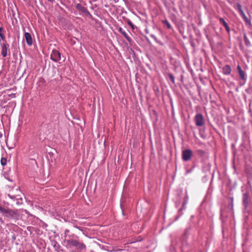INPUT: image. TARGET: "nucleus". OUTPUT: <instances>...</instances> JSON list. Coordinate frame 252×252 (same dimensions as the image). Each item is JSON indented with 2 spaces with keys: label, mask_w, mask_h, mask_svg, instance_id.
I'll return each mask as SVG.
<instances>
[{
  "label": "nucleus",
  "mask_w": 252,
  "mask_h": 252,
  "mask_svg": "<svg viewBox=\"0 0 252 252\" xmlns=\"http://www.w3.org/2000/svg\"><path fill=\"white\" fill-rule=\"evenodd\" d=\"M192 152L190 149H186L182 151V159L185 161L189 160L192 156Z\"/></svg>",
  "instance_id": "7ed1b4c3"
},
{
  "label": "nucleus",
  "mask_w": 252,
  "mask_h": 252,
  "mask_svg": "<svg viewBox=\"0 0 252 252\" xmlns=\"http://www.w3.org/2000/svg\"><path fill=\"white\" fill-rule=\"evenodd\" d=\"M185 200L187 201H188V196H187L186 198H185Z\"/></svg>",
  "instance_id": "c756f323"
},
{
  "label": "nucleus",
  "mask_w": 252,
  "mask_h": 252,
  "mask_svg": "<svg viewBox=\"0 0 252 252\" xmlns=\"http://www.w3.org/2000/svg\"><path fill=\"white\" fill-rule=\"evenodd\" d=\"M1 48V54L3 57H6L7 56L8 51L9 52V45L7 42L0 43Z\"/></svg>",
  "instance_id": "39448f33"
},
{
  "label": "nucleus",
  "mask_w": 252,
  "mask_h": 252,
  "mask_svg": "<svg viewBox=\"0 0 252 252\" xmlns=\"http://www.w3.org/2000/svg\"><path fill=\"white\" fill-rule=\"evenodd\" d=\"M237 69L239 74V76L241 80L243 81L244 83H246L247 80V75L245 72L243 71L240 65L237 66Z\"/></svg>",
  "instance_id": "423d86ee"
},
{
  "label": "nucleus",
  "mask_w": 252,
  "mask_h": 252,
  "mask_svg": "<svg viewBox=\"0 0 252 252\" xmlns=\"http://www.w3.org/2000/svg\"><path fill=\"white\" fill-rule=\"evenodd\" d=\"M0 221H1V219H0Z\"/></svg>",
  "instance_id": "7c9ffc66"
},
{
  "label": "nucleus",
  "mask_w": 252,
  "mask_h": 252,
  "mask_svg": "<svg viewBox=\"0 0 252 252\" xmlns=\"http://www.w3.org/2000/svg\"><path fill=\"white\" fill-rule=\"evenodd\" d=\"M76 8L83 12H85L87 11V8L82 6V5L80 4H77L76 5Z\"/></svg>",
  "instance_id": "dca6fc26"
},
{
  "label": "nucleus",
  "mask_w": 252,
  "mask_h": 252,
  "mask_svg": "<svg viewBox=\"0 0 252 252\" xmlns=\"http://www.w3.org/2000/svg\"><path fill=\"white\" fill-rule=\"evenodd\" d=\"M188 203V201L184 200V201L183 202V208H184L185 207V206L187 205Z\"/></svg>",
  "instance_id": "393cba45"
},
{
  "label": "nucleus",
  "mask_w": 252,
  "mask_h": 252,
  "mask_svg": "<svg viewBox=\"0 0 252 252\" xmlns=\"http://www.w3.org/2000/svg\"><path fill=\"white\" fill-rule=\"evenodd\" d=\"M2 40L3 42H6L4 33L0 34V41Z\"/></svg>",
  "instance_id": "aec40b11"
},
{
  "label": "nucleus",
  "mask_w": 252,
  "mask_h": 252,
  "mask_svg": "<svg viewBox=\"0 0 252 252\" xmlns=\"http://www.w3.org/2000/svg\"><path fill=\"white\" fill-rule=\"evenodd\" d=\"M24 37L27 44L29 46H32V39L31 35L29 32H25Z\"/></svg>",
  "instance_id": "1a4fd4ad"
},
{
  "label": "nucleus",
  "mask_w": 252,
  "mask_h": 252,
  "mask_svg": "<svg viewBox=\"0 0 252 252\" xmlns=\"http://www.w3.org/2000/svg\"><path fill=\"white\" fill-rule=\"evenodd\" d=\"M194 120L196 126H202L205 124L204 117L200 113H198L195 116Z\"/></svg>",
  "instance_id": "f03ea898"
},
{
  "label": "nucleus",
  "mask_w": 252,
  "mask_h": 252,
  "mask_svg": "<svg viewBox=\"0 0 252 252\" xmlns=\"http://www.w3.org/2000/svg\"><path fill=\"white\" fill-rule=\"evenodd\" d=\"M75 247H76L78 249H79L80 250L86 249V246L84 244L79 242L78 241L77 243V244H76V246H75Z\"/></svg>",
  "instance_id": "ddd939ff"
},
{
  "label": "nucleus",
  "mask_w": 252,
  "mask_h": 252,
  "mask_svg": "<svg viewBox=\"0 0 252 252\" xmlns=\"http://www.w3.org/2000/svg\"><path fill=\"white\" fill-rule=\"evenodd\" d=\"M244 39L245 41V44L247 46L250 47L251 46V43L246 34H244Z\"/></svg>",
  "instance_id": "2eb2a0df"
},
{
  "label": "nucleus",
  "mask_w": 252,
  "mask_h": 252,
  "mask_svg": "<svg viewBox=\"0 0 252 252\" xmlns=\"http://www.w3.org/2000/svg\"><path fill=\"white\" fill-rule=\"evenodd\" d=\"M75 247H76L78 249H79L80 250L86 249V246L84 244L79 242L78 241L77 243V244H76V246H75Z\"/></svg>",
  "instance_id": "4468645a"
},
{
  "label": "nucleus",
  "mask_w": 252,
  "mask_h": 252,
  "mask_svg": "<svg viewBox=\"0 0 252 252\" xmlns=\"http://www.w3.org/2000/svg\"><path fill=\"white\" fill-rule=\"evenodd\" d=\"M243 15V17L244 19H245L246 23H250V21L248 19V18L246 17V16L245 15L244 13H243L241 14Z\"/></svg>",
  "instance_id": "412c9836"
},
{
  "label": "nucleus",
  "mask_w": 252,
  "mask_h": 252,
  "mask_svg": "<svg viewBox=\"0 0 252 252\" xmlns=\"http://www.w3.org/2000/svg\"><path fill=\"white\" fill-rule=\"evenodd\" d=\"M251 34H252V32H251Z\"/></svg>",
  "instance_id": "2f4dec72"
},
{
  "label": "nucleus",
  "mask_w": 252,
  "mask_h": 252,
  "mask_svg": "<svg viewBox=\"0 0 252 252\" xmlns=\"http://www.w3.org/2000/svg\"><path fill=\"white\" fill-rule=\"evenodd\" d=\"M237 7H238V9L239 10V11L240 12V13L241 14H242L243 12L242 9V8H241V6L240 4H237Z\"/></svg>",
  "instance_id": "b1692460"
},
{
  "label": "nucleus",
  "mask_w": 252,
  "mask_h": 252,
  "mask_svg": "<svg viewBox=\"0 0 252 252\" xmlns=\"http://www.w3.org/2000/svg\"><path fill=\"white\" fill-rule=\"evenodd\" d=\"M3 216L8 219H17L18 217V214L16 210L7 208L3 214Z\"/></svg>",
  "instance_id": "f257e3e1"
},
{
  "label": "nucleus",
  "mask_w": 252,
  "mask_h": 252,
  "mask_svg": "<svg viewBox=\"0 0 252 252\" xmlns=\"http://www.w3.org/2000/svg\"><path fill=\"white\" fill-rule=\"evenodd\" d=\"M196 152L197 153L200 155H203L205 153L204 151L201 149L197 150Z\"/></svg>",
  "instance_id": "4be33fe9"
},
{
  "label": "nucleus",
  "mask_w": 252,
  "mask_h": 252,
  "mask_svg": "<svg viewBox=\"0 0 252 252\" xmlns=\"http://www.w3.org/2000/svg\"><path fill=\"white\" fill-rule=\"evenodd\" d=\"M128 23L132 28H133V24H132V23L131 22H128Z\"/></svg>",
  "instance_id": "a878e982"
},
{
  "label": "nucleus",
  "mask_w": 252,
  "mask_h": 252,
  "mask_svg": "<svg viewBox=\"0 0 252 252\" xmlns=\"http://www.w3.org/2000/svg\"><path fill=\"white\" fill-rule=\"evenodd\" d=\"M232 69L228 64H226L222 67V72L223 74L226 75H230L231 73Z\"/></svg>",
  "instance_id": "6e6552de"
},
{
  "label": "nucleus",
  "mask_w": 252,
  "mask_h": 252,
  "mask_svg": "<svg viewBox=\"0 0 252 252\" xmlns=\"http://www.w3.org/2000/svg\"><path fill=\"white\" fill-rule=\"evenodd\" d=\"M162 22L163 23V24L164 25H165L167 28L168 29H171V25L169 24V23L168 22L167 20H162Z\"/></svg>",
  "instance_id": "a211bd4d"
},
{
  "label": "nucleus",
  "mask_w": 252,
  "mask_h": 252,
  "mask_svg": "<svg viewBox=\"0 0 252 252\" xmlns=\"http://www.w3.org/2000/svg\"><path fill=\"white\" fill-rule=\"evenodd\" d=\"M7 208H3L0 206V212L3 215L4 214L6 209Z\"/></svg>",
  "instance_id": "5701e85b"
},
{
  "label": "nucleus",
  "mask_w": 252,
  "mask_h": 252,
  "mask_svg": "<svg viewBox=\"0 0 252 252\" xmlns=\"http://www.w3.org/2000/svg\"><path fill=\"white\" fill-rule=\"evenodd\" d=\"M3 30V28L2 27H0V34L2 33V31Z\"/></svg>",
  "instance_id": "cd10ccee"
},
{
  "label": "nucleus",
  "mask_w": 252,
  "mask_h": 252,
  "mask_svg": "<svg viewBox=\"0 0 252 252\" xmlns=\"http://www.w3.org/2000/svg\"><path fill=\"white\" fill-rule=\"evenodd\" d=\"M249 203V197L248 193H244L243 194V204L245 209H247Z\"/></svg>",
  "instance_id": "0eeeda50"
},
{
  "label": "nucleus",
  "mask_w": 252,
  "mask_h": 252,
  "mask_svg": "<svg viewBox=\"0 0 252 252\" xmlns=\"http://www.w3.org/2000/svg\"><path fill=\"white\" fill-rule=\"evenodd\" d=\"M48 1L53 3L55 2V0H47Z\"/></svg>",
  "instance_id": "bb28decb"
},
{
  "label": "nucleus",
  "mask_w": 252,
  "mask_h": 252,
  "mask_svg": "<svg viewBox=\"0 0 252 252\" xmlns=\"http://www.w3.org/2000/svg\"><path fill=\"white\" fill-rule=\"evenodd\" d=\"M51 59L55 62H59L61 59L59 51L56 49L53 50L51 54Z\"/></svg>",
  "instance_id": "20e7f679"
},
{
  "label": "nucleus",
  "mask_w": 252,
  "mask_h": 252,
  "mask_svg": "<svg viewBox=\"0 0 252 252\" xmlns=\"http://www.w3.org/2000/svg\"><path fill=\"white\" fill-rule=\"evenodd\" d=\"M119 31L123 35L125 38L129 42H131L132 41L131 39L128 36L126 32L122 28H120L119 29Z\"/></svg>",
  "instance_id": "9b49d317"
},
{
  "label": "nucleus",
  "mask_w": 252,
  "mask_h": 252,
  "mask_svg": "<svg viewBox=\"0 0 252 252\" xmlns=\"http://www.w3.org/2000/svg\"><path fill=\"white\" fill-rule=\"evenodd\" d=\"M1 164L2 166H5L7 163V159L5 158H2L0 160Z\"/></svg>",
  "instance_id": "6ab92c4d"
},
{
  "label": "nucleus",
  "mask_w": 252,
  "mask_h": 252,
  "mask_svg": "<svg viewBox=\"0 0 252 252\" xmlns=\"http://www.w3.org/2000/svg\"><path fill=\"white\" fill-rule=\"evenodd\" d=\"M78 241L76 240L73 239H68L66 240V243L67 245L71 247H75L76 246L77 243Z\"/></svg>",
  "instance_id": "f8f14e48"
},
{
  "label": "nucleus",
  "mask_w": 252,
  "mask_h": 252,
  "mask_svg": "<svg viewBox=\"0 0 252 252\" xmlns=\"http://www.w3.org/2000/svg\"><path fill=\"white\" fill-rule=\"evenodd\" d=\"M69 232V230H65V233L66 234L67 233H68Z\"/></svg>",
  "instance_id": "c85d7f7f"
},
{
  "label": "nucleus",
  "mask_w": 252,
  "mask_h": 252,
  "mask_svg": "<svg viewBox=\"0 0 252 252\" xmlns=\"http://www.w3.org/2000/svg\"><path fill=\"white\" fill-rule=\"evenodd\" d=\"M166 78L168 80H170L173 84L175 83V78L174 76L171 73H169L167 75Z\"/></svg>",
  "instance_id": "f3484780"
},
{
  "label": "nucleus",
  "mask_w": 252,
  "mask_h": 252,
  "mask_svg": "<svg viewBox=\"0 0 252 252\" xmlns=\"http://www.w3.org/2000/svg\"><path fill=\"white\" fill-rule=\"evenodd\" d=\"M219 20L220 24H222L224 27L227 32H229L230 30L228 24L225 22V21L221 17H219Z\"/></svg>",
  "instance_id": "9d476101"
}]
</instances>
